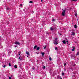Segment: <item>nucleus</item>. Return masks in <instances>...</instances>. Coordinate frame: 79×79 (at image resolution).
<instances>
[{"label":"nucleus","mask_w":79,"mask_h":79,"mask_svg":"<svg viewBox=\"0 0 79 79\" xmlns=\"http://www.w3.org/2000/svg\"><path fill=\"white\" fill-rule=\"evenodd\" d=\"M58 38H56L54 40V45H57L58 44Z\"/></svg>","instance_id":"1"},{"label":"nucleus","mask_w":79,"mask_h":79,"mask_svg":"<svg viewBox=\"0 0 79 79\" xmlns=\"http://www.w3.org/2000/svg\"><path fill=\"white\" fill-rule=\"evenodd\" d=\"M15 45H21V43L18 41L15 42Z\"/></svg>","instance_id":"2"},{"label":"nucleus","mask_w":79,"mask_h":79,"mask_svg":"<svg viewBox=\"0 0 79 79\" xmlns=\"http://www.w3.org/2000/svg\"><path fill=\"white\" fill-rule=\"evenodd\" d=\"M63 12L62 13V15L63 16L65 15V10H63Z\"/></svg>","instance_id":"3"},{"label":"nucleus","mask_w":79,"mask_h":79,"mask_svg":"<svg viewBox=\"0 0 79 79\" xmlns=\"http://www.w3.org/2000/svg\"><path fill=\"white\" fill-rule=\"evenodd\" d=\"M73 49H72V51H74L75 50V47L74 46H73Z\"/></svg>","instance_id":"4"},{"label":"nucleus","mask_w":79,"mask_h":79,"mask_svg":"<svg viewBox=\"0 0 79 79\" xmlns=\"http://www.w3.org/2000/svg\"><path fill=\"white\" fill-rule=\"evenodd\" d=\"M63 42L64 44H66V41L65 40H64L63 41Z\"/></svg>","instance_id":"5"},{"label":"nucleus","mask_w":79,"mask_h":79,"mask_svg":"<svg viewBox=\"0 0 79 79\" xmlns=\"http://www.w3.org/2000/svg\"><path fill=\"white\" fill-rule=\"evenodd\" d=\"M37 45H35V46H34V49L35 50L36 49V48H37Z\"/></svg>","instance_id":"6"},{"label":"nucleus","mask_w":79,"mask_h":79,"mask_svg":"<svg viewBox=\"0 0 79 79\" xmlns=\"http://www.w3.org/2000/svg\"><path fill=\"white\" fill-rule=\"evenodd\" d=\"M41 54L42 55V56H44V55L45 53H44V52H42Z\"/></svg>","instance_id":"7"},{"label":"nucleus","mask_w":79,"mask_h":79,"mask_svg":"<svg viewBox=\"0 0 79 79\" xmlns=\"http://www.w3.org/2000/svg\"><path fill=\"white\" fill-rule=\"evenodd\" d=\"M26 53L27 54V55H29V53L28 52H26Z\"/></svg>","instance_id":"8"},{"label":"nucleus","mask_w":79,"mask_h":79,"mask_svg":"<svg viewBox=\"0 0 79 79\" xmlns=\"http://www.w3.org/2000/svg\"><path fill=\"white\" fill-rule=\"evenodd\" d=\"M18 54L19 55H21V52H18Z\"/></svg>","instance_id":"9"},{"label":"nucleus","mask_w":79,"mask_h":79,"mask_svg":"<svg viewBox=\"0 0 79 79\" xmlns=\"http://www.w3.org/2000/svg\"><path fill=\"white\" fill-rule=\"evenodd\" d=\"M72 35H74L75 34V33H74V32H72Z\"/></svg>","instance_id":"10"},{"label":"nucleus","mask_w":79,"mask_h":79,"mask_svg":"<svg viewBox=\"0 0 79 79\" xmlns=\"http://www.w3.org/2000/svg\"><path fill=\"white\" fill-rule=\"evenodd\" d=\"M50 30H51V31H53V27H51L50 28Z\"/></svg>","instance_id":"11"},{"label":"nucleus","mask_w":79,"mask_h":79,"mask_svg":"<svg viewBox=\"0 0 79 79\" xmlns=\"http://www.w3.org/2000/svg\"><path fill=\"white\" fill-rule=\"evenodd\" d=\"M39 49H40V48L39 47H38L37 48V50H39Z\"/></svg>","instance_id":"12"},{"label":"nucleus","mask_w":79,"mask_h":79,"mask_svg":"<svg viewBox=\"0 0 79 79\" xmlns=\"http://www.w3.org/2000/svg\"><path fill=\"white\" fill-rule=\"evenodd\" d=\"M79 55V52H77V54L76 55Z\"/></svg>","instance_id":"13"},{"label":"nucleus","mask_w":79,"mask_h":79,"mask_svg":"<svg viewBox=\"0 0 79 79\" xmlns=\"http://www.w3.org/2000/svg\"><path fill=\"white\" fill-rule=\"evenodd\" d=\"M57 78H58V79H60L61 78V77L60 76H58L57 77Z\"/></svg>","instance_id":"14"},{"label":"nucleus","mask_w":79,"mask_h":79,"mask_svg":"<svg viewBox=\"0 0 79 79\" xmlns=\"http://www.w3.org/2000/svg\"><path fill=\"white\" fill-rule=\"evenodd\" d=\"M73 1H74V2H77V0H72L71 1V2H73Z\"/></svg>","instance_id":"15"},{"label":"nucleus","mask_w":79,"mask_h":79,"mask_svg":"<svg viewBox=\"0 0 79 79\" xmlns=\"http://www.w3.org/2000/svg\"><path fill=\"white\" fill-rule=\"evenodd\" d=\"M32 69L33 70L35 69V67H33L32 68Z\"/></svg>","instance_id":"16"},{"label":"nucleus","mask_w":79,"mask_h":79,"mask_svg":"<svg viewBox=\"0 0 79 79\" xmlns=\"http://www.w3.org/2000/svg\"><path fill=\"white\" fill-rule=\"evenodd\" d=\"M74 27L75 28H76L77 27V26H76V25H74Z\"/></svg>","instance_id":"17"},{"label":"nucleus","mask_w":79,"mask_h":79,"mask_svg":"<svg viewBox=\"0 0 79 79\" xmlns=\"http://www.w3.org/2000/svg\"><path fill=\"white\" fill-rule=\"evenodd\" d=\"M30 3H32V1H30L29 2Z\"/></svg>","instance_id":"18"},{"label":"nucleus","mask_w":79,"mask_h":79,"mask_svg":"<svg viewBox=\"0 0 79 79\" xmlns=\"http://www.w3.org/2000/svg\"><path fill=\"white\" fill-rule=\"evenodd\" d=\"M14 67H15V68H17V66H16V65H15Z\"/></svg>","instance_id":"19"},{"label":"nucleus","mask_w":79,"mask_h":79,"mask_svg":"<svg viewBox=\"0 0 79 79\" xmlns=\"http://www.w3.org/2000/svg\"><path fill=\"white\" fill-rule=\"evenodd\" d=\"M75 16H77V13H75Z\"/></svg>","instance_id":"20"},{"label":"nucleus","mask_w":79,"mask_h":79,"mask_svg":"<svg viewBox=\"0 0 79 79\" xmlns=\"http://www.w3.org/2000/svg\"><path fill=\"white\" fill-rule=\"evenodd\" d=\"M66 63H64V66H66Z\"/></svg>","instance_id":"21"},{"label":"nucleus","mask_w":79,"mask_h":79,"mask_svg":"<svg viewBox=\"0 0 79 79\" xmlns=\"http://www.w3.org/2000/svg\"><path fill=\"white\" fill-rule=\"evenodd\" d=\"M62 76H64V73H62Z\"/></svg>","instance_id":"22"},{"label":"nucleus","mask_w":79,"mask_h":79,"mask_svg":"<svg viewBox=\"0 0 79 79\" xmlns=\"http://www.w3.org/2000/svg\"><path fill=\"white\" fill-rule=\"evenodd\" d=\"M9 66H11V64L10 63H9Z\"/></svg>","instance_id":"23"},{"label":"nucleus","mask_w":79,"mask_h":79,"mask_svg":"<svg viewBox=\"0 0 79 79\" xmlns=\"http://www.w3.org/2000/svg\"><path fill=\"white\" fill-rule=\"evenodd\" d=\"M49 59V60H50V61H51L52 59H51V57H50Z\"/></svg>","instance_id":"24"},{"label":"nucleus","mask_w":79,"mask_h":79,"mask_svg":"<svg viewBox=\"0 0 79 79\" xmlns=\"http://www.w3.org/2000/svg\"><path fill=\"white\" fill-rule=\"evenodd\" d=\"M57 49H58V48H57V47H55V49L56 50H57Z\"/></svg>","instance_id":"25"},{"label":"nucleus","mask_w":79,"mask_h":79,"mask_svg":"<svg viewBox=\"0 0 79 79\" xmlns=\"http://www.w3.org/2000/svg\"><path fill=\"white\" fill-rule=\"evenodd\" d=\"M3 68H5V67H6V65H4L3 66Z\"/></svg>","instance_id":"26"},{"label":"nucleus","mask_w":79,"mask_h":79,"mask_svg":"<svg viewBox=\"0 0 79 79\" xmlns=\"http://www.w3.org/2000/svg\"><path fill=\"white\" fill-rule=\"evenodd\" d=\"M45 66H44L43 67V69H45Z\"/></svg>","instance_id":"27"},{"label":"nucleus","mask_w":79,"mask_h":79,"mask_svg":"<svg viewBox=\"0 0 79 79\" xmlns=\"http://www.w3.org/2000/svg\"><path fill=\"white\" fill-rule=\"evenodd\" d=\"M55 20L54 19H53L52 20V21H55Z\"/></svg>","instance_id":"28"},{"label":"nucleus","mask_w":79,"mask_h":79,"mask_svg":"<svg viewBox=\"0 0 79 79\" xmlns=\"http://www.w3.org/2000/svg\"><path fill=\"white\" fill-rule=\"evenodd\" d=\"M9 8H7L6 9V10H9Z\"/></svg>","instance_id":"29"},{"label":"nucleus","mask_w":79,"mask_h":79,"mask_svg":"<svg viewBox=\"0 0 79 79\" xmlns=\"http://www.w3.org/2000/svg\"><path fill=\"white\" fill-rule=\"evenodd\" d=\"M21 56H20L19 57V59H20V58L21 57Z\"/></svg>","instance_id":"30"},{"label":"nucleus","mask_w":79,"mask_h":79,"mask_svg":"<svg viewBox=\"0 0 79 79\" xmlns=\"http://www.w3.org/2000/svg\"><path fill=\"white\" fill-rule=\"evenodd\" d=\"M72 57H73L74 56V55H72L71 56Z\"/></svg>","instance_id":"31"},{"label":"nucleus","mask_w":79,"mask_h":79,"mask_svg":"<svg viewBox=\"0 0 79 79\" xmlns=\"http://www.w3.org/2000/svg\"><path fill=\"white\" fill-rule=\"evenodd\" d=\"M46 48V47H45L44 48V49H45V48Z\"/></svg>","instance_id":"32"},{"label":"nucleus","mask_w":79,"mask_h":79,"mask_svg":"<svg viewBox=\"0 0 79 79\" xmlns=\"http://www.w3.org/2000/svg\"><path fill=\"white\" fill-rule=\"evenodd\" d=\"M11 79V77H9V79Z\"/></svg>","instance_id":"33"},{"label":"nucleus","mask_w":79,"mask_h":79,"mask_svg":"<svg viewBox=\"0 0 79 79\" xmlns=\"http://www.w3.org/2000/svg\"><path fill=\"white\" fill-rule=\"evenodd\" d=\"M43 2V1L42 0H41V2Z\"/></svg>","instance_id":"34"},{"label":"nucleus","mask_w":79,"mask_h":79,"mask_svg":"<svg viewBox=\"0 0 79 79\" xmlns=\"http://www.w3.org/2000/svg\"><path fill=\"white\" fill-rule=\"evenodd\" d=\"M20 6H22V4H20Z\"/></svg>","instance_id":"35"},{"label":"nucleus","mask_w":79,"mask_h":79,"mask_svg":"<svg viewBox=\"0 0 79 79\" xmlns=\"http://www.w3.org/2000/svg\"><path fill=\"white\" fill-rule=\"evenodd\" d=\"M64 71H65V70H66V69H64Z\"/></svg>","instance_id":"36"},{"label":"nucleus","mask_w":79,"mask_h":79,"mask_svg":"<svg viewBox=\"0 0 79 79\" xmlns=\"http://www.w3.org/2000/svg\"><path fill=\"white\" fill-rule=\"evenodd\" d=\"M60 35H61V34L60 33Z\"/></svg>","instance_id":"37"},{"label":"nucleus","mask_w":79,"mask_h":79,"mask_svg":"<svg viewBox=\"0 0 79 79\" xmlns=\"http://www.w3.org/2000/svg\"><path fill=\"white\" fill-rule=\"evenodd\" d=\"M66 42H67L68 43V41H67Z\"/></svg>","instance_id":"38"},{"label":"nucleus","mask_w":79,"mask_h":79,"mask_svg":"<svg viewBox=\"0 0 79 79\" xmlns=\"http://www.w3.org/2000/svg\"><path fill=\"white\" fill-rule=\"evenodd\" d=\"M15 47H17V46H15Z\"/></svg>","instance_id":"39"},{"label":"nucleus","mask_w":79,"mask_h":79,"mask_svg":"<svg viewBox=\"0 0 79 79\" xmlns=\"http://www.w3.org/2000/svg\"><path fill=\"white\" fill-rule=\"evenodd\" d=\"M38 54H39V53H37V55H38Z\"/></svg>","instance_id":"40"},{"label":"nucleus","mask_w":79,"mask_h":79,"mask_svg":"<svg viewBox=\"0 0 79 79\" xmlns=\"http://www.w3.org/2000/svg\"><path fill=\"white\" fill-rule=\"evenodd\" d=\"M60 79H62V78H60Z\"/></svg>","instance_id":"41"}]
</instances>
